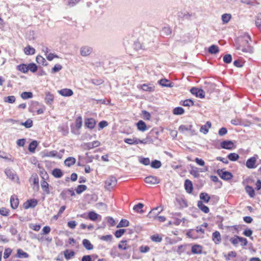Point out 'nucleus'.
<instances>
[{
	"mask_svg": "<svg viewBox=\"0 0 261 261\" xmlns=\"http://www.w3.org/2000/svg\"><path fill=\"white\" fill-rule=\"evenodd\" d=\"M239 41H240L241 44L237 46L236 49L240 54H242L243 53L252 54L253 53V48L249 43V42L251 41V38L249 35H245L239 39Z\"/></svg>",
	"mask_w": 261,
	"mask_h": 261,
	"instance_id": "nucleus-1",
	"label": "nucleus"
},
{
	"mask_svg": "<svg viewBox=\"0 0 261 261\" xmlns=\"http://www.w3.org/2000/svg\"><path fill=\"white\" fill-rule=\"evenodd\" d=\"M5 173L7 177L12 181L18 184L19 183V179L16 172L11 169L7 168L5 170Z\"/></svg>",
	"mask_w": 261,
	"mask_h": 261,
	"instance_id": "nucleus-2",
	"label": "nucleus"
},
{
	"mask_svg": "<svg viewBox=\"0 0 261 261\" xmlns=\"http://www.w3.org/2000/svg\"><path fill=\"white\" fill-rule=\"evenodd\" d=\"M159 207H157L154 208L147 215V217L149 218H154V219H158L160 222H164L166 220V218L164 216H158V214L162 211V209H161L160 211L158 212L157 213L155 214L154 211L158 210Z\"/></svg>",
	"mask_w": 261,
	"mask_h": 261,
	"instance_id": "nucleus-3",
	"label": "nucleus"
},
{
	"mask_svg": "<svg viewBox=\"0 0 261 261\" xmlns=\"http://www.w3.org/2000/svg\"><path fill=\"white\" fill-rule=\"evenodd\" d=\"M117 179L114 176L109 177L105 181V188L108 190H111L116 185Z\"/></svg>",
	"mask_w": 261,
	"mask_h": 261,
	"instance_id": "nucleus-4",
	"label": "nucleus"
},
{
	"mask_svg": "<svg viewBox=\"0 0 261 261\" xmlns=\"http://www.w3.org/2000/svg\"><path fill=\"white\" fill-rule=\"evenodd\" d=\"M257 158L258 156L257 155H255L254 156L248 159L246 161V167L249 169L255 168L256 167L255 164Z\"/></svg>",
	"mask_w": 261,
	"mask_h": 261,
	"instance_id": "nucleus-5",
	"label": "nucleus"
},
{
	"mask_svg": "<svg viewBox=\"0 0 261 261\" xmlns=\"http://www.w3.org/2000/svg\"><path fill=\"white\" fill-rule=\"evenodd\" d=\"M92 51V47L87 45L82 46L80 48V54L82 57H87L89 56Z\"/></svg>",
	"mask_w": 261,
	"mask_h": 261,
	"instance_id": "nucleus-6",
	"label": "nucleus"
},
{
	"mask_svg": "<svg viewBox=\"0 0 261 261\" xmlns=\"http://www.w3.org/2000/svg\"><path fill=\"white\" fill-rule=\"evenodd\" d=\"M191 93L197 97L203 98L205 96V92L201 89H198L196 87H193L190 90Z\"/></svg>",
	"mask_w": 261,
	"mask_h": 261,
	"instance_id": "nucleus-7",
	"label": "nucleus"
},
{
	"mask_svg": "<svg viewBox=\"0 0 261 261\" xmlns=\"http://www.w3.org/2000/svg\"><path fill=\"white\" fill-rule=\"evenodd\" d=\"M217 173L220 177L224 180H229L232 177V174L228 171H223V170H218Z\"/></svg>",
	"mask_w": 261,
	"mask_h": 261,
	"instance_id": "nucleus-8",
	"label": "nucleus"
},
{
	"mask_svg": "<svg viewBox=\"0 0 261 261\" xmlns=\"http://www.w3.org/2000/svg\"><path fill=\"white\" fill-rule=\"evenodd\" d=\"M193 125L191 124L181 125L178 128V130L180 133H185L186 132L190 131L191 134H193L194 131L192 130Z\"/></svg>",
	"mask_w": 261,
	"mask_h": 261,
	"instance_id": "nucleus-9",
	"label": "nucleus"
},
{
	"mask_svg": "<svg viewBox=\"0 0 261 261\" xmlns=\"http://www.w3.org/2000/svg\"><path fill=\"white\" fill-rule=\"evenodd\" d=\"M145 181L148 184L154 185L159 184L160 182V179L156 176H149L145 178Z\"/></svg>",
	"mask_w": 261,
	"mask_h": 261,
	"instance_id": "nucleus-10",
	"label": "nucleus"
},
{
	"mask_svg": "<svg viewBox=\"0 0 261 261\" xmlns=\"http://www.w3.org/2000/svg\"><path fill=\"white\" fill-rule=\"evenodd\" d=\"M212 240L215 244H219L221 242V236L219 231H215L212 234Z\"/></svg>",
	"mask_w": 261,
	"mask_h": 261,
	"instance_id": "nucleus-11",
	"label": "nucleus"
},
{
	"mask_svg": "<svg viewBox=\"0 0 261 261\" xmlns=\"http://www.w3.org/2000/svg\"><path fill=\"white\" fill-rule=\"evenodd\" d=\"M221 147L222 148L231 150L233 147V143L231 141L226 140L221 143Z\"/></svg>",
	"mask_w": 261,
	"mask_h": 261,
	"instance_id": "nucleus-12",
	"label": "nucleus"
},
{
	"mask_svg": "<svg viewBox=\"0 0 261 261\" xmlns=\"http://www.w3.org/2000/svg\"><path fill=\"white\" fill-rule=\"evenodd\" d=\"M37 201L36 199H30L28 200L24 204V208L25 209H28L30 207H34L37 205Z\"/></svg>",
	"mask_w": 261,
	"mask_h": 261,
	"instance_id": "nucleus-13",
	"label": "nucleus"
},
{
	"mask_svg": "<svg viewBox=\"0 0 261 261\" xmlns=\"http://www.w3.org/2000/svg\"><path fill=\"white\" fill-rule=\"evenodd\" d=\"M54 99V96L50 92H47L45 93V102L48 105H51L53 102Z\"/></svg>",
	"mask_w": 261,
	"mask_h": 261,
	"instance_id": "nucleus-14",
	"label": "nucleus"
},
{
	"mask_svg": "<svg viewBox=\"0 0 261 261\" xmlns=\"http://www.w3.org/2000/svg\"><path fill=\"white\" fill-rule=\"evenodd\" d=\"M118 248L120 250H126L130 248V246L128 244L127 241L126 240H122L121 241L118 245Z\"/></svg>",
	"mask_w": 261,
	"mask_h": 261,
	"instance_id": "nucleus-15",
	"label": "nucleus"
},
{
	"mask_svg": "<svg viewBox=\"0 0 261 261\" xmlns=\"http://www.w3.org/2000/svg\"><path fill=\"white\" fill-rule=\"evenodd\" d=\"M59 93L63 96H70L73 95V91L69 89H63L58 91Z\"/></svg>",
	"mask_w": 261,
	"mask_h": 261,
	"instance_id": "nucleus-16",
	"label": "nucleus"
},
{
	"mask_svg": "<svg viewBox=\"0 0 261 261\" xmlns=\"http://www.w3.org/2000/svg\"><path fill=\"white\" fill-rule=\"evenodd\" d=\"M211 127V123L207 121L206 123L201 126L200 132L204 134H206L208 132L209 128Z\"/></svg>",
	"mask_w": 261,
	"mask_h": 261,
	"instance_id": "nucleus-17",
	"label": "nucleus"
},
{
	"mask_svg": "<svg viewBox=\"0 0 261 261\" xmlns=\"http://www.w3.org/2000/svg\"><path fill=\"white\" fill-rule=\"evenodd\" d=\"M10 203L11 206L13 209H15L18 207L19 202L18 199L17 198L16 196L13 195L11 196L10 199Z\"/></svg>",
	"mask_w": 261,
	"mask_h": 261,
	"instance_id": "nucleus-18",
	"label": "nucleus"
},
{
	"mask_svg": "<svg viewBox=\"0 0 261 261\" xmlns=\"http://www.w3.org/2000/svg\"><path fill=\"white\" fill-rule=\"evenodd\" d=\"M184 186L185 190L188 193H191L192 192L193 188L191 181L189 179H186L185 181Z\"/></svg>",
	"mask_w": 261,
	"mask_h": 261,
	"instance_id": "nucleus-19",
	"label": "nucleus"
},
{
	"mask_svg": "<svg viewBox=\"0 0 261 261\" xmlns=\"http://www.w3.org/2000/svg\"><path fill=\"white\" fill-rule=\"evenodd\" d=\"M96 122L93 118H88L85 120V125L89 128L92 129L95 127Z\"/></svg>",
	"mask_w": 261,
	"mask_h": 261,
	"instance_id": "nucleus-20",
	"label": "nucleus"
},
{
	"mask_svg": "<svg viewBox=\"0 0 261 261\" xmlns=\"http://www.w3.org/2000/svg\"><path fill=\"white\" fill-rule=\"evenodd\" d=\"M140 88L145 91L151 92L154 91V87L152 84H143L140 86Z\"/></svg>",
	"mask_w": 261,
	"mask_h": 261,
	"instance_id": "nucleus-21",
	"label": "nucleus"
},
{
	"mask_svg": "<svg viewBox=\"0 0 261 261\" xmlns=\"http://www.w3.org/2000/svg\"><path fill=\"white\" fill-rule=\"evenodd\" d=\"M48 186V184L45 180H43L41 181V188L46 194H49L50 193Z\"/></svg>",
	"mask_w": 261,
	"mask_h": 261,
	"instance_id": "nucleus-22",
	"label": "nucleus"
},
{
	"mask_svg": "<svg viewBox=\"0 0 261 261\" xmlns=\"http://www.w3.org/2000/svg\"><path fill=\"white\" fill-rule=\"evenodd\" d=\"M198 208L204 213H208L209 212V208L205 205L201 201H199L197 203Z\"/></svg>",
	"mask_w": 261,
	"mask_h": 261,
	"instance_id": "nucleus-23",
	"label": "nucleus"
},
{
	"mask_svg": "<svg viewBox=\"0 0 261 261\" xmlns=\"http://www.w3.org/2000/svg\"><path fill=\"white\" fill-rule=\"evenodd\" d=\"M16 257L19 258H28L29 254L27 252H24L22 249H18L17 250Z\"/></svg>",
	"mask_w": 261,
	"mask_h": 261,
	"instance_id": "nucleus-24",
	"label": "nucleus"
},
{
	"mask_svg": "<svg viewBox=\"0 0 261 261\" xmlns=\"http://www.w3.org/2000/svg\"><path fill=\"white\" fill-rule=\"evenodd\" d=\"M83 245L84 247L88 250L93 249V245L91 243L90 241L87 239H84L83 240Z\"/></svg>",
	"mask_w": 261,
	"mask_h": 261,
	"instance_id": "nucleus-25",
	"label": "nucleus"
},
{
	"mask_svg": "<svg viewBox=\"0 0 261 261\" xmlns=\"http://www.w3.org/2000/svg\"><path fill=\"white\" fill-rule=\"evenodd\" d=\"M76 160L73 157H69L67 158L65 161L64 164L66 166L70 167L75 163Z\"/></svg>",
	"mask_w": 261,
	"mask_h": 261,
	"instance_id": "nucleus-26",
	"label": "nucleus"
},
{
	"mask_svg": "<svg viewBox=\"0 0 261 261\" xmlns=\"http://www.w3.org/2000/svg\"><path fill=\"white\" fill-rule=\"evenodd\" d=\"M124 141L125 143L129 145L138 144L139 143V139L136 138H134L133 139L126 138L124 140Z\"/></svg>",
	"mask_w": 261,
	"mask_h": 261,
	"instance_id": "nucleus-27",
	"label": "nucleus"
},
{
	"mask_svg": "<svg viewBox=\"0 0 261 261\" xmlns=\"http://www.w3.org/2000/svg\"><path fill=\"white\" fill-rule=\"evenodd\" d=\"M24 52L27 55H32L35 54V49L30 45H28L24 48Z\"/></svg>",
	"mask_w": 261,
	"mask_h": 261,
	"instance_id": "nucleus-28",
	"label": "nucleus"
},
{
	"mask_svg": "<svg viewBox=\"0 0 261 261\" xmlns=\"http://www.w3.org/2000/svg\"><path fill=\"white\" fill-rule=\"evenodd\" d=\"M137 125L138 129L144 132L146 129V125L145 123L142 120L139 121Z\"/></svg>",
	"mask_w": 261,
	"mask_h": 261,
	"instance_id": "nucleus-29",
	"label": "nucleus"
},
{
	"mask_svg": "<svg viewBox=\"0 0 261 261\" xmlns=\"http://www.w3.org/2000/svg\"><path fill=\"white\" fill-rule=\"evenodd\" d=\"M53 175L56 178H60L63 176V173L60 169L56 168L53 170Z\"/></svg>",
	"mask_w": 261,
	"mask_h": 261,
	"instance_id": "nucleus-30",
	"label": "nucleus"
},
{
	"mask_svg": "<svg viewBox=\"0 0 261 261\" xmlns=\"http://www.w3.org/2000/svg\"><path fill=\"white\" fill-rule=\"evenodd\" d=\"M36 61L38 64H41L43 66H46L47 65V62H46V60L41 56H37Z\"/></svg>",
	"mask_w": 261,
	"mask_h": 261,
	"instance_id": "nucleus-31",
	"label": "nucleus"
},
{
	"mask_svg": "<svg viewBox=\"0 0 261 261\" xmlns=\"http://www.w3.org/2000/svg\"><path fill=\"white\" fill-rule=\"evenodd\" d=\"M208 51L211 54H215L219 51V49L217 45H212L209 47Z\"/></svg>",
	"mask_w": 261,
	"mask_h": 261,
	"instance_id": "nucleus-32",
	"label": "nucleus"
},
{
	"mask_svg": "<svg viewBox=\"0 0 261 261\" xmlns=\"http://www.w3.org/2000/svg\"><path fill=\"white\" fill-rule=\"evenodd\" d=\"M99 217L100 216L94 212H90L88 213V218L92 221H96Z\"/></svg>",
	"mask_w": 261,
	"mask_h": 261,
	"instance_id": "nucleus-33",
	"label": "nucleus"
},
{
	"mask_svg": "<svg viewBox=\"0 0 261 261\" xmlns=\"http://www.w3.org/2000/svg\"><path fill=\"white\" fill-rule=\"evenodd\" d=\"M160 84L163 87H171L172 84L167 79H162L159 81Z\"/></svg>",
	"mask_w": 261,
	"mask_h": 261,
	"instance_id": "nucleus-34",
	"label": "nucleus"
},
{
	"mask_svg": "<svg viewBox=\"0 0 261 261\" xmlns=\"http://www.w3.org/2000/svg\"><path fill=\"white\" fill-rule=\"evenodd\" d=\"M222 20L223 23H228L231 18V15L230 14L225 13L222 15Z\"/></svg>",
	"mask_w": 261,
	"mask_h": 261,
	"instance_id": "nucleus-35",
	"label": "nucleus"
},
{
	"mask_svg": "<svg viewBox=\"0 0 261 261\" xmlns=\"http://www.w3.org/2000/svg\"><path fill=\"white\" fill-rule=\"evenodd\" d=\"M64 254L66 259H69L74 255L75 253L73 251L66 250L64 252Z\"/></svg>",
	"mask_w": 261,
	"mask_h": 261,
	"instance_id": "nucleus-36",
	"label": "nucleus"
},
{
	"mask_svg": "<svg viewBox=\"0 0 261 261\" xmlns=\"http://www.w3.org/2000/svg\"><path fill=\"white\" fill-rule=\"evenodd\" d=\"M143 206L144 205L142 203H139L138 204L134 206L133 209L137 212L142 214L143 213V211L142 210Z\"/></svg>",
	"mask_w": 261,
	"mask_h": 261,
	"instance_id": "nucleus-37",
	"label": "nucleus"
},
{
	"mask_svg": "<svg viewBox=\"0 0 261 261\" xmlns=\"http://www.w3.org/2000/svg\"><path fill=\"white\" fill-rule=\"evenodd\" d=\"M129 221L126 219H122L119 223L117 225V227L120 228V227H127L129 225Z\"/></svg>",
	"mask_w": 261,
	"mask_h": 261,
	"instance_id": "nucleus-38",
	"label": "nucleus"
},
{
	"mask_svg": "<svg viewBox=\"0 0 261 261\" xmlns=\"http://www.w3.org/2000/svg\"><path fill=\"white\" fill-rule=\"evenodd\" d=\"M17 69L23 73H27L28 71V65L22 64L17 66Z\"/></svg>",
	"mask_w": 261,
	"mask_h": 261,
	"instance_id": "nucleus-39",
	"label": "nucleus"
},
{
	"mask_svg": "<svg viewBox=\"0 0 261 261\" xmlns=\"http://www.w3.org/2000/svg\"><path fill=\"white\" fill-rule=\"evenodd\" d=\"M191 251L194 254H198L201 252V247L199 245H194L192 247Z\"/></svg>",
	"mask_w": 261,
	"mask_h": 261,
	"instance_id": "nucleus-40",
	"label": "nucleus"
},
{
	"mask_svg": "<svg viewBox=\"0 0 261 261\" xmlns=\"http://www.w3.org/2000/svg\"><path fill=\"white\" fill-rule=\"evenodd\" d=\"M37 142L36 141H33L31 142L29 144V150L30 152H34L37 146Z\"/></svg>",
	"mask_w": 261,
	"mask_h": 261,
	"instance_id": "nucleus-41",
	"label": "nucleus"
},
{
	"mask_svg": "<svg viewBox=\"0 0 261 261\" xmlns=\"http://www.w3.org/2000/svg\"><path fill=\"white\" fill-rule=\"evenodd\" d=\"M184 109L181 107H176L173 109V113L174 115H182L184 113Z\"/></svg>",
	"mask_w": 261,
	"mask_h": 261,
	"instance_id": "nucleus-42",
	"label": "nucleus"
},
{
	"mask_svg": "<svg viewBox=\"0 0 261 261\" xmlns=\"http://www.w3.org/2000/svg\"><path fill=\"white\" fill-rule=\"evenodd\" d=\"M246 190L247 193L249 194V195L250 196V197H252V198L254 197V196L255 195V192H254V189L252 188V187H251L249 186H247L246 187Z\"/></svg>",
	"mask_w": 261,
	"mask_h": 261,
	"instance_id": "nucleus-43",
	"label": "nucleus"
},
{
	"mask_svg": "<svg viewBox=\"0 0 261 261\" xmlns=\"http://www.w3.org/2000/svg\"><path fill=\"white\" fill-rule=\"evenodd\" d=\"M87 189V186L84 185H79L76 189V192L78 194H81Z\"/></svg>",
	"mask_w": 261,
	"mask_h": 261,
	"instance_id": "nucleus-44",
	"label": "nucleus"
},
{
	"mask_svg": "<svg viewBox=\"0 0 261 261\" xmlns=\"http://www.w3.org/2000/svg\"><path fill=\"white\" fill-rule=\"evenodd\" d=\"M239 158V155L236 153H230L228 155V159L231 161H236Z\"/></svg>",
	"mask_w": 261,
	"mask_h": 261,
	"instance_id": "nucleus-45",
	"label": "nucleus"
},
{
	"mask_svg": "<svg viewBox=\"0 0 261 261\" xmlns=\"http://www.w3.org/2000/svg\"><path fill=\"white\" fill-rule=\"evenodd\" d=\"M200 198L205 202L207 203L210 199V197L206 193H201L200 195Z\"/></svg>",
	"mask_w": 261,
	"mask_h": 261,
	"instance_id": "nucleus-46",
	"label": "nucleus"
},
{
	"mask_svg": "<svg viewBox=\"0 0 261 261\" xmlns=\"http://www.w3.org/2000/svg\"><path fill=\"white\" fill-rule=\"evenodd\" d=\"M33 97V94L31 92H23L21 94V97L24 99L31 98Z\"/></svg>",
	"mask_w": 261,
	"mask_h": 261,
	"instance_id": "nucleus-47",
	"label": "nucleus"
},
{
	"mask_svg": "<svg viewBox=\"0 0 261 261\" xmlns=\"http://www.w3.org/2000/svg\"><path fill=\"white\" fill-rule=\"evenodd\" d=\"M162 164L160 161L154 160L151 163V167L153 168L158 169L161 166Z\"/></svg>",
	"mask_w": 261,
	"mask_h": 261,
	"instance_id": "nucleus-48",
	"label": "nucleus"
},
{
	"mask_svg": "<svg viewBox=\"0 0 261 261\" xmlns=\"http://www.w3.org/2000/svg\"><path fill=\"white\" fill-rule=\"evenodd\" d=\"M28 71L30 70L32 72H35L37 70L38 67L34 63H30L28 65Z\"/></svg>",
	"mask_w": 261,
	"mask_h": 261,
	"instance_id": "nucleus-49",
	"label": "nucleus"
},
{
	"mask_svg": "<svg viewBox=\"0 0 261 261\" xmlns=\"http://www.w3.org/2000/svg\"><path fill=\"white\" fill-rule=\"evenodd\" d=\"M237 256V253L235 251H231L229 252L227 255L225 254L224 257L226 260L230 259V257H236Z\"/></svg>",
	"mask_w": 261,
	"mask_h": 261,
	"instance_id": "nucleus-50",
	"label": "nucleus"
},
{
	"mask_svg": "<svg viewBox=\"0 0 261 261\" xmlns=\"http://www.w3.org/2000/svg\"><path fill=\"white\" fill-rule=\"evenodd\" d=\"M67 194H70L71 196H74L75 195L74 191H73L72 189H67L63 191L61 194L60 195L63 197L64 195H66Z\"/></svg>",
	"mask_w": 261,
	"mask_h": 261,
	"instance_id": "nucleus-51",
	"label": "nucleus"
},
{
	"mask_svg": "<svg viewBox=\"0 0 261 261\" xmlns=\"http://www.w3.org/2000/svg\"><path fill=\"white\" fill-rule=\"evenodd\" d=\"M21 124L24 126L26 128H30L33 125V121L30 119H28L24 122L21 123Z\"/></svg>",
	"mask_w": 261,
	"mask_h": 261,
	"instance_id": "nucleus-52",
	"label": "nucleus"
},
{
	"mask_svg": "<svg viewBox=\"0 0 261 261\" xmlns=\"http://www.w3.org/2000/svg\"><path fill=\"white\" fill-rule=\"evenodd\" d=\"M223 60L224 63L227 64L231 63L232 61L231 55L230 54L225 55L223 58Z\"/></svg>",
	"mask_w": 261,
	"mask_h": 261,
	"instance_id": "nucleus-53",
	"label": "nucleus"
},
{
	"mask_svg": "<svg viewBox=\"0 0 261 261\" xmlns=\"http://www.w3.org/2000/svg\"><path fill=\"white\" fill-rule=\"evenodd\" d=\"M150 238L152 241L157 243L161 242L162 240V237H160L159 234H154L151 236Z\"/></svg>",
	"mask_w": 261,
	"mask_h": 261,
	"instance_id": "nucleus-54",
	"label": "nucleus"
},
{
	"mask_svg": "<svg viewBox=\"0 0 261 261\" xmlns=\"http://www.w3.org/2000/svg\"><path fill=\"white\" fill-rule=\"evenodd\" d=\"M177 202L180 205L181 207H186L188 206L187 203L186 201L182 198L176 199Z\"/></svg>",
	"mask_w": 261,
	"mask_h": 261,
	"instance_id": "nucleus-55",
	"label": "nucleus"
},
{
	"mask_svg": "<svg viewBox=\"0 0 261 261\" xmlns=\"http://www.w3.org/2000/svg\"><path fill=\"white\" fill-rule=\"evenodd\" d=\"M125 229H120L116 230L115 232V236L117 238H120L125 232Z\"/></svg>",
	"mask_w": 261,
	"mask_h": 261,
	"instance_id": "nucleus-56",
	"label": "nucleus"
},
{
	"mask_svg": "<svg viewBox=\"0 0 261 261\" xmlns=\"http://www.w3.org/2000/svg\"><path fill=\"white\" fill-rule=\"evenodd\" d=\"M113 238V237L111 234H108L106 236H102L99 237V239L102 241H106V242H110L111 241L112 239Z\"/></svg>",
	"mask_w": 261,
	"mask_h": 261,
	"instance_id": "nucleus-57",
	"label": "nucleus"
},
{
	"mask_svg": "<svg viewBox=\"0 0 261 261\" xmlns=\"http://www.w3.org/2000/svg\"><path fill=\"white\" fill-rule=\"evenodd\" d=\"M5 102L10 103H13L15 101V97L14 96H9L5 98Z\"/></svg>",
	"mask_w": 261,
	"mask_h": 261,
	"instance_id": "nucleus-58",
	"label": "nucleus"
},
{
	"mask_svg": "<svg viewBox=\"0 0 261 261\" xmlns=\"http://www.w3.org/2000/svg\"><path fill=\"white\" fill-rule=\"evenodd\" d=\"M182 105L185 107H190L194 106V103L191 99H186L182 102Z\"/></svg>",
	"mask_w": 261,
	"mask_h": 261,
	"instance_id": "nucleus-59",
	"label": "nucleus"
},
{
	"mask_svg": "<svg viewBox=\"0 0 261 261\" xmlns=\"http://www.w3.org/2000/svg\"><path fill=\"white\" fill-rule=\"evenodd\" d=\"M255 24L257 27L261 29V13L257 15L255 20Z\"/></svg>",
	"mask_w": 261,
	"mask_h": 261,
	"instance_id": "nucleus-60",
	"label": "nucleus"
},
{
	"mask_svg": "<svg viewBox=\"0 0 261 261\" xmlns=\"http://www.w3.org/2000/svg\"><path fill=\"white\" fill-rule=\"evenodd\" d=\"M139 162L141 164L146 166L150 164V160L148 158H141L139 160Z\"/></svg>",
	"mask_w": 261,
	"mask_h": 261,
	"instance_id": "nucleus-61",
	"label": "nucleus"
},
{
	"mask_svg": "<svg viewBox=\"0 0 261 261\" xmlns=\"http://www.w3.org/2000/svg\"><path fill=\"white\" fill-rule=\"evenodd\" d=\"M239 236H235L230 239V242L234 246H237L239 243Z\"/></svg>",
	"mask_w": 261,
	"mask_h": 261,
	"instance_id": "nucleus-62",
	"label": "nucleus"
},
{
	"mask_svg": "<svg viewBox=\"0 0 261 261\" xmlns=\"http://www.w3.org/2000/svg\"><path fill=\"white\" fill-rule=\"evenodd\" d=\"M12 252V249L10 248L5 249L4 253V258L6 259L8 258Z\"/></svg>",
	"mask_w": 261,
	"mask_h": 261,
	"instance_id": "nucleus-63",
	"label": "nucleus"
},
{
	"mask_svg": "<svg viewBox=\"0 0 261 261\" xmlns=\"http://www.w3.org/2000/svg\"><path fill=\"white\" fill-rule=\"evenodd\" d=\"M162 34L165 35H169L171 33V30L169 27H164L162 30Z\"/></svg>",
	"mask_w": 261,
	"mask_h": 261,
	"instance_id": "nucleus-64",
	"label": "nucleus"
}]
</instances>
